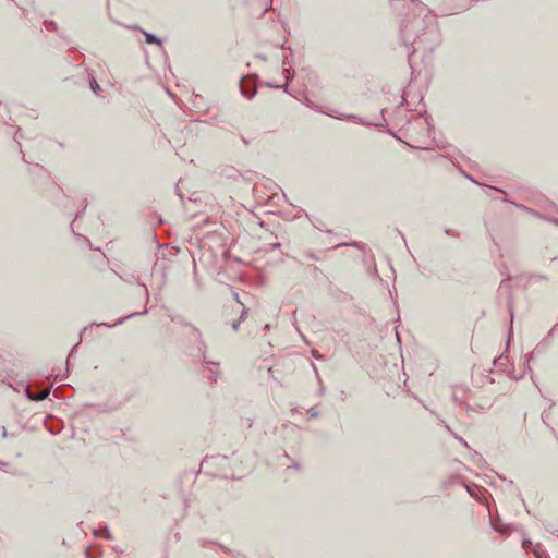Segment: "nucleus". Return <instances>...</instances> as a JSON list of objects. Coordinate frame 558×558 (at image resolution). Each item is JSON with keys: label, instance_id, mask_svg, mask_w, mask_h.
<instances>
[{"label": "nucleus", "instance_id": "8", "mask_svg": "<svg viewBox=\"0 0 558 558\" xmlns=\"http://www.w3.org/2000/svg\"><path fill=\"white\" fill-rule=\"evenodd\" d=\"M247 315V310L244 307L241 312L240 320H243Z\"/></svg>", "mask_w": 558, "mask_h": 558}, {"label": "nucleus", "instance_id": "4", "mask_svg": "<svg viewBox=\"0 0 558 558\" xmlns=\"http://www.w3.org/2000/svg\"><path fill=\"white\" fill-rule=\"evenodd\" d=\"M337 118L338 119L345 118V119H349V120H352V121L363 122L362 119L359 116H355V114H347V116L342 114V116H339Z\"/></svg>", "mask_w": 558, "mask_h": 558}, {"label": "nucleus", "instance_id": "16", "mask_svg": "<svg viewBox=\"0 0 558 558\" xmlns=\"http://www.w3.org/2000/svg\"><path fill=\"white\" fill-rule=\"evenodd\" d=\"M495 529H496L497 531H499L500 533H504V532H505V530L498 529L497 526H495Z\"/></svg>", "mask_w": 558, "mask_h": 558}, {"label": "nucleus", "instance_id": "1", "mask_svg": "<svg viewBox=\"0 0 558 558\" xmlns=\"http://www.w3.org/2000/svg\"><path fill=\"white\" fill-rule=\"evenodd\" d=\"M26 393H27V397L31 400H33V401H41V400L46 399L49 396L50 390L49 389H44V390H40L39 392L33 393V392H31V390L28 388H26Z\"/></svg>", "mask_w": 558, "mask_h": 558}, {"label": "nucleus", "instance_id": "11", "mask_svg": "<svg viewBox=\"0 0 558 558\" xmlns=\"http://www.w3.org/2000/svg\"><path fill=\"white\" fill-rule=\"evenodd\" d=\"M233 298L238 303L242 304L236 292L233 293Z\"/></svg>", "mask_w": 558, "mask_h": 558}, {"label": "nucleus", "instance_id": "15", "mask_svg": "<svg viewBox=\"0 0 558 558\" xmlns=\"http://www.w3.org/2000/svg\"><path fill=\"white\" fill-rule=\"evenodd\" d=\"M312 367H313L314 372L317 374V368H316L315 364H312Z\"/></svg>", "mask_w": 558, "mask_h": 558}, {"label": "nucleus", "instance_id": "9", "mask_svg": "<svg viewBox=\"0 0 558 558\" xmlns=\"http://www.w3.org/2000/svg\"><path fill=\"white\" fill-rule=\"evenodd\" d=\"M312 355H313L316 360H320V359H322V355H320L316 350H312Z\"/></svg>", "mask_w": 558, "mask_h": 558}, {"label": "nucleus", "instance_id": "5", "mask_svg": "<svg viewBox=\"0 0 558 558\" xmlns=\"http://www.w3.org/2000/svg\"><path fill=\"white\" fill-rule=\"evenodd\" d=\"M90 88L92 90L98 95V90H100V86L97 84V82L94 80L90 82Z\"/></svg>", "mask_w": 558, "mask_h": 558}, {"label": "nucleus", "instance_id": "10", "mask_svg": "<svg viewBox=\"0 0 558 558\" xmlns=\"http://www.w3.org/2000/svg\"><path fill=\"white\" fill-rule=\"evenodd\" d=\"M239 325H240V322H234V323L232 324V328H233L234 330H238V329H239Z\"/></svg>", "mask_w": 558, "mask_h": 558}, {"label": "nucleus", "instance_id": "13", "mask_svg": "<svg viewBox=\"0 0 558 558\" xmlns=\"http://www.w3.org/2000/svg\"><path fill=\"white\" fill-rule=\"evenodd\" d=\"M527 544H530V541H527V539H524V541L522 542L523 547H525Z\"/></svg>", "mask_w": 558, "mask_h": 558}, {"label": "nucleus", "instance_id": "6", "mask_svg": "<svg viewBox=\"0 0 558 558\" xmlns=\"http://www.w3.org/2000/svg\"><path fill=\"white\" fill-rule=\"evenodd\" d=\"M45 27H46L47 31H54L56 29V23L51 22V21L50 22L46 21L45 22Z\"/></svg>", "mask_w": 558, "mask_h": 558}, {"label": "nucleus", "instance_id": "7", "mask_svg": "<svg viewBox=\"0 0 558 558\" xmlns=\"http://www.w3.org/2000/svg\"><path fill=\"white\" fill-rule=\"evenodd\" d=\"M402 33H403V39H404V41H405V43H408V41L411 39V37H410V35L408 34L407 26H405L404 28H402Z\"/></svg>", "mask_w": 558, "mask_h": 558}, {"label": "nucleus", "instance_id": "3", "mask_svg": "<svg viewBox=\"0 0 558 558\" xmlns=\"http://www.w3.org/2000/svg\"><path fill=\"white\" fill-rule=\"evenodd\" d=\"M144 35H145L146 43L161 45V40L154 34L144 32Z\"/></svg>", "mask_w": 558, "mask_h": 558}, {"label": "nucleus", "instance_id": "2", "mask_svg": "<svg viewBox=\"0 0 558 558\" xmlns=\"http://www.w3.org/2000/svg\"><path fill=\"white\" fill-rule=\"evenodd\" d=\"M240 89L243 96L251 99L256 94V87L253 86L252 89L246 88V82L241 81Z\"/></svg>", "mask_w": 558, "mask_h": 558}, {"label": "nucleus", "instance_id": "17", "mask_svg": "<svg viewBox=\"0 0 558 558\" xmlns=\"http://www.w3.org/2000/svg\"><path fill=\"white\" fill-rule=\"evenodd\" d=\"M2 435H3V437H5V436H7V430H5V428H3Z\"/></svg>", "mask_w": 558, "mask_h": 558}, {"label": "nucleus", "instance_id": "12", "mask_svg": "<svg viewBox=\"0 0 558 558\" xmlns=\"http://www.w3.org/2000/svg\"><path fill=\"white\" fill-rule=\"evenodd\" d=\"M104 536H105L106 538H109V537H110V534H109V532H108V530H107V529H105V531H104Z\"/></svg>", "mask_w": 558, "mask_h": 558}, {"label": "nucleus", "instance_id": "18", "mask_svg": "<svg viewBox=\"0 0 558 558\" xmlns=\"http://www.w3.org/2000/svg\"><path fill=\"white\" fill-rule=\"evenodd\" d=\"M311 415H312V416H316V415H317V413H316V412H314V411H312V412H311Z\"/></svg>", "mask_w": 558, "mask_h": 558}, {"label": "nucleus", "instance_id": "14", "mask_svg": "<svg viewBox=\"0 0 558 558\" xmlns=\"http://www.w3.org/2000/svg\"><path fill=\"white\" fill-rule=\"evenodd\" d=\"M534 555L536 556V558H542V556L536 550H534Z\"/></svg>", "mask_w": 558, "mask_h": 558}]
</instances>
